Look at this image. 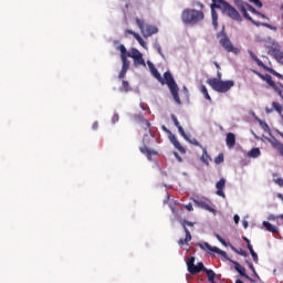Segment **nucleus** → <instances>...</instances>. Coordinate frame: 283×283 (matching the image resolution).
<instances>
[{"instance_id":"1","label":"nucleus","mask_w":283,"mask_h":283,"mask_svg":"<svg viewBox=\"0 0 283 283\" xmlns=\"http://www.w3.org/2000/svg\"><path fill=\"white\" fill-rule=\"evenodd\" d=\"M181 21L185 25H198L205 21V12L202 10L186 8L181 12Z\"/></svg>"},{"instance_id":"2","label":"nucleus","mask_w":283,"mask_h":283,"mask_svg":"<svg viewBox=\"0 0 283 283\" xmlns=\"http://www.w3.org/2000/svg\"><path fill=\"white\" fill-rule=\"evenodd\" d=\"M234 4L237 6L238 10L241 12L242 17L247 20V21H251L253 23V25H260L255 20H253V18H251V15L249 14V12H251V14H260V11H256L253 6L244 2L243 0H234Z\"/></svg>"},{"instance_id":"3","label":"nucleus","mask_w":283,"mask_h":283,"mask_svg":"<svg viewBox=\"0 0 283 283\" xmlns=\"http://www.w3.org/2000/svg\"><path fill=\"white\" fill-rule=\"evenodd\" d=\"M164 81L165 84L168 85L175 103H177V105H182V101H180V95L178 94V92H180V88L178 87L176 80H174V75H171V72L167 71L164 73Z\"/></svg>"},{"instance_id":"4","label":"nucleus","mask_w":283,"mask_h":283,"mask_svg":"<svg viewBox=\"0 0 283 283\" xmlns=\"http://www.w3.org/2000/svg\"><path fill=\"white\" fill-rule=\"evenodd\" d=\"M208 85L214 90V92H219L220 94H227L233 85H235V82L233 80H228V81H221L216 77L213 78H208L207 80Z\"/></svg>"},{"instance_id":"5","label":"nucleus","mask_w":283,"mask_h":283,"mask_svg":"<svg viewBox=\"0 0 283 283\" xmlns=\"http://www.w3.org/2000/svg\"><path fill=\"white\" fill-rule=\"evenodd\" d=\"M220 3L221 6L219 4V8H221L223 14H227V17H229L233 21H239V23H242V15H240V12H238L237 8L229 4L224 0H221Z\"/></svg>"},{"instance_id":"6","label":"nucleus","mask_w":283,"mask_h":283,"mask_svg":"<svg viewBox=\"0 0 283 283\" xmlns=\"http://www.w3.org/2000/svg\"><path fill=\"white\" fill-rule=\"evenodd\" d=\"M135 21L145 39H149V36H153V34H158V29L156 25L146 24L145 20H142L140 18H136Z\"/></svg>"},{"instance_id":"7","label":"nucleus","mask_w":283,"mask_h":283,"mask_svg":"<svg viewBox=\"0 0 283 283\" xmlns=\"http://www.w3.org/2000/svg\"><path fill=\"white\" fill-rule=\"evenodd\" d=\"M253 74H256V76H259V78H262V81H265V83H268V85L271 86L272 90H274V92L276 94H279V96H281V98H283V96H282L283 84L282 83L276 84L270 74H262L258 71H253Z\"/></svg>"},{"instance_id":"8","label":"nucleus","mask_w":283,"mask_h":283,"mask_svg":"<svg viewBox=\"0 0 283 283\" xmlns=\"http://www.w3.org/2000/svg\"><path fill=\"white\" fill-rule=\"evenodd\" d=\"M253 74H256V76H259V78H262V81H265V83H268V85L271 86L272 90H274V92L276 94H279V96H281V98H283V96H282L283 84L282 83L276 84L270 74H262L258 71H253Z\"/></svg>"},{"instance_id":"9","label":"nucleus","mask_w":283,"mask_h":283,"mask_svg":"<svg viewBox=\"0 0 283 283\" xmlns=\"http://www.w3.org/2000/svg\"><path fill=\"white\" fill-rule=\"evenodd\" d=\"M218 39L220 45L226 50V52H232L233 54H240V49L233 46V43L229 39V35L227 33H219Z\"/></svg>"},{"instance_id":"10","label":"nucleus","mask_w":283,"mask_h":283,"mask_svg":"<svg viewBox=\"0 0 283 283\" xmlns=\"http://www.w3.org/2000/svg\"><path fill=\"white\" fill-rule=\"evenodd\" d=\"M195 263L196 258L193 256L188 258L186 262L190 275H198V273H201V271H206L205 263L199 262L197 265Z\"/></svg>"},{"instance_id":"11","label":"nucleus","mask_w":283,"mask_h":283,"mask_svg":"<svg viewBox=\"0 0 283 283\" xmlns=\"http://www.w3.org/2000/svg\"><path fill=\"white\" fill-rule=\"evenodd\" d=\"M268 54L273 56L277 63H282L283 61V51L282 46L277 43H273L272 46L268 48Z\"/></svg>"},{"instance_id":"12","label":"nucleus","mask_w":283,"mask_h":283,"mask_svg":"<svg viewBox=\"0 0 283 283\" xmlns=\"http://www.w3.org/2000/svg\"><path fill=\"white\" fill-rule=\"evenodd\" d=\"M193 203L196 207L200 209H205V211H209L210 213H216V208H213V203L209 199H193Z\"/></svg>"},{"instance_id":"13","label":"nucleus","mask_w":283,"mask_h":283,"mask_svg":"<svg viewBox=\"0 0 283 283\" xmlns=\"http://www.w3.org/2000/svg\"><path fill=\"white\" fill-rule=\"evenodd\" d=\"M221 0H212V3L210 4L211 8V17H212V25L214 30H218V12H216V9L221 10L222 3Z\"/></svg>"},{"instance_id":"14","label":"nucleus","mask_w":283,"mask_h":283,"mask_svg":"<svg viewBox=\"0 0 283 283\" xmlns=\"http://www.w3.org/2000/svg\"><path fill=\"white\" fill-rule=\"evenodd\" d=\"M197 247H199V249H201L202 251H211L212 253H218V255H221V258H228L226 251H222L217 247H211V244H209L208 242L197 243Z\"/></svg>"},{"instance_id":"15","label":"nucleus","mask_w":283,"mask_h":283,"mask_svg":"<svg viewBox=\"0 0 283 283\" xmlns=\"http://www.w3.org/2000/svg\"><path fill=\"white\" fill-rule=\"evenodd\" d=\"M134 118L136 123H142L145 125V132H151V123H149V120H147L143 114L135 115Z\"/></svg>"},{"instance_id":"16","label":"nucleus","mask_w":283,"mask_h":283,"mask_svg":"<svg viewBox=\"0 0 283 283\" xmlns=\"http://www.w3.org/2000/svg\"><path fill=\"white\" fill-rule=\"evenodd\" d=\"M227 185V180L224 178H221L219 181H217V196H220L221 198H227L224 195V187Z\"/></svg>"},{"instance_id":"17","label":"nucleus","mask_w":283,"mask_h":283,"mask_svg":"<svg viewBox=\"0 0 283 283\" xmlns=\"http://www.w3.org/2000/svg\"><path fill=\"white\" fill-rule=\"evenodd\" d=\"M125 34H130L132 36H134V39H136L137 43H139V45H142V48H147V42H145V40H143L140 34H138L135 31H132L129 29H127L125 31Z\"/></svg>"},{"instance_id":"18","label":"nucleus","mask_w":283,"mask_h":283,"mask_svg":"<svg viewBox=\"0 0 283 283\" xmlns=\"http://www.w3.org/2000/svg\"><path fill=\"white\" fill-rule=\"evenodd\" d=\"M235 271H238V273L240 275H242V277H245V280H248L249 282L253 283V279H251V276H249V274H247V269H244V266H242L240 263H235L234 266Z\"/></svg>"},{"instance_id":"19","label":"nucleus","mask_w":283,"mask_h":283,"mask_svg":"<svg viewBox=\"0 0 283 283\" xmlns=\"http://www.w3.org/2000/svg\"><path fill=\"white\" fill-rule=\"evenodd\" d=\"M139 151L144 154L148 158V160H151V156H158V151L149 149L147 146H143L139 148Z\"/></svg>"},{"instance_id":"20","label":"nucleus","mask_w":283,"mask_h":283,"mask_svg":"<svg viewBox=\"0 0 283 283\" xmlns=\"http://www.w3.org/2000/svg\"><path fill=\"white\" fill-rule=\"evenodd\" d=\"M169 139L172 145L178 149V151H180V154H187V150L185 149V147H182V145H180V142H178L176 135H170Z\"/></svg>"},{"instance_id":"21","label":"nucleus","mask_w":283,"mask_h":283,"mask_svg":"<svg viewBox=\"0 0 283 283\" xmlns=\"http://www.w3.org/2000/svg\"><path fill=\"white\" fill-rule=\"evenodd\" d=\"M248 54H250V59H252V61H254V63H256V65H259V67H262L263 70L266 67V65L264 64V62H262L258 55L254 54L253 51L248 50Z\"/></svg>"},{"instance_id":"22","label":"nucleus","mask_w":283,"mask_h":283,"mask_svg":"<svg viewBox=\"0 0 283 283\" xmlns=\"http://www.w3.org/2000/svg\"><path fill=\"white\" fill-rule=\"evenodd\" d=\"M227 147L232 149V147H235V134L228 133L226 138Z\"/></svg>"},{"instance_id":"23","label":"nucleus","mask_w":283,"mask_h":283,"mask_svg":"<svg viewBox=\"0 0 283 283\" xmlns=\"http://www.w3.org/2000/svg\"><path fill=\"white\" fill-rule=\"evenodd\" d=\"M150 72L153 76H155V78H157V81L161 83V85H165V78H163V75H160V72H158V69H155L153 64L150 66Z\"/></svg>"},{"instance_id":"24","label":"nucleus","mask_w":283,"mask_h":283,"mask_svg":"<svg viewBox=\"0 0 283 283\" xmlns=\"http://www.w3.org/2000/svg\"><path fill=\"white\" fill-rule=\"evenodd\" d=\"M203 272L206 273V275L208 277V282L216 283V272H213V270H209L206 268V270H203Z\"/></svg>"},{"instance_id":"25","label":"nucleus","mask_w":283,"mask_h":283,"mask_svg":"<svg viewBox=\"0 0 283 283\" xmlns=\"http://www.w3.org/2000/svg\"><path fill=\"white\" fill-rule=\"evenodd\" d=\"M263 227L269 231L270 233H277V227L271 224L269 221H263Z\"/></svg>"},{"instance_id":"26","label":"nucleus","mask_w":283,"mask_h":283,"mask_svg":"<svg viewBox=\"0 0 283 283\" xmlns=\"http://www.w3.org/2000/svg\"><path fill=\"white\" fill-rule=\"evenodd\" d=\"M201 160L205 163V165H209V163H211V156H209V153H207V148H202Z\"/></svg>"},{"instance_id":"27","label":"nucleus","mask_w":283,"mask_h":283,"mask_svg":"<svg viewBox=\"0 0 283 283\" xmlns=\"http://www.w3.org/2000/svg\"><path fill=\"white\" fill-rule=\"evenodd\" d=\"M260 148H252L251 150L248 151V157L249 158H259L261 156Z\"/></svg>"},{"instance_id":"28","label":"nucleus","mask_w":283,"mask_h":283,"mask_svg":"<svg viewBox=\"0 0 283 283\" xmlns=\"http://www.w3.org/2000/svg\"><path fill=\"white\" fill-rule=\"evenodd\" d=\"M120 92H132V86H129V82L123 80L122 86L119 87Z\"/></svg>"},{"instance_id":"29","label":"nucleus","mask_w":283,"mask_h":283,"mask_svg":"<svg viewBox=\"0 0 283 283\" xmlns=\"http://www.w3.org/2000/svg\"><path fill=\"white\" fill-rule=\"evenodd\" d=\"M140 51L138 49H132L130 52L127 53V56L129 59H136L137 56L142 55Z\"/></svg>"},{"instance_id":"30","label":"nucleus","mask_w":283,"mask_h":283,"mask_svg":"<svg viewBox=\"0 0 283 283\" xmlns=\"http://www.w3.org/2000/svg\"><path fill=\"white\" fill-rule=\"evenodd\" d=\"M264 70L265 72H270V74H273V76H276L277 78H282L283 81V75L280 74L277 71L273 70L272 67L265 66Z\"/></svg>"},{"instance_id":"31","label":"nucleus","mask_w":283,"mask_h":283,"mask_svg":"<svg viewBox=\"0 0 283 283\" xmlns=\"http://www.w3.org/2000/svg\"><path fill=\"white\" fill-rule=\"evenodd\" d=\"M232 251H234V253H238V255H242V258H248L249 253H247V251L242 250V249H237L235 247L231 245Z\"/></svg>"},{"instance_id":"32","label":"nucleus","mask_w":283,"mask_h":283,"mask_svg":"<svg viewBox=\"0 0 283 283\" xmlns=\"http://www.w3.org/2000/svg\"><path fill=\"white\" fill-rule=\"evenodd\" d=\"M135 65H145V59H143V53L140 55H137V57H134Z\"/></svg>"},{"instance_id":"33","label":"nucleus","mask_w":283,"mask_h":283,"mask_svg":"<svg viewBox=\"0 0 283 283\" xmlns=\"http://www.w3.org/2000/svg\"><path fill=\"white\" fill-rule=\"evenodd\" d=\"M201 94H203L207 101H211V95H209V91L207 90V86L201 85Z\"/></svg>"},{"instance_id":"34","label":"nucleus","mask_w":283,"mask_h":283,"mask_svg":"<svg viewBox=\"0 0 283 283\" xmlns=\"http://www.w3.org/2000/svg\"><path fill=\"white\" fill-rule=\"evenodd\" d=\"M122 63H123L122 70L128 71L129 70V60H127V56L124 55L122 57Z\"/></svg>"},{"instance_id":"35","label":"nucleus","mask_w":283,"mask_h":283,"mask_svg":"<svg viewBox=\"0 0 283 283\" xmlns=\"http://www.w3.org/2000/svg\"><path fill=\"white\" fill-rule=\"evenodd\" d=\"M118 50L120 52V59H123L124 56H126L127 59V54H129V52H127V49L123 44L118 46Z\"/></svg>"},{"instance_id":"36","label":"nucleus","mask_w":283,"mask_h":283,"mask_svg":"<svg viewBox=\"0 0 283 283\" xmlns=\"http://www.w3.org/2000/svg\"><path fill=\"white\" fill-rule=\"evenodd\" d=\"M272 106H273V109H275V112H277V114H282L283 108H282V105H280V103L273 102Z\"/></svg>"},{"instance_id":"37","label":"nucleus","mask_w":283,"mask_h":283,"mask_svg":"<svg viewBox=\"0 0 283 283\" xmlns=\"http://www.w3.org/2000/svg\"><path fill=\"white\" fill-rule=\"evenodd\" d=\"M177 129L185 140H189V136H187V133H185V128H182L181 125L177 126Z\"/></svg>"},{"instance_id":"38","label":"nucleus","mask_w":283,"mask_h":283,"mask_svg":"<svg viewBox=\"0 0 283 283\" xmlns=\"http://www.w3.org/2000/svg\"><path fill=\"white\" fill-rule=\"evenodd\" d=\"M214 163H216V165H220V164L224 163V154H219V155L214 158Z\"/></svg>"},{"instance_id":"39","label":"nucleus","mask_w":283,"mask_h":283,"mask_svg":"<svg viewBox=\"0 0 283 283\" xmlns=\"http://www.w3.org/2000/svg\"><path fill=\"white\" fill-rule=\"evenodd\" d=\"M188 142L190 143V145H195V147H200L202 149V145H200V142H198V139L196 138L189 139L188 137Z\"/></svg>"},{"instance_id":"40","label":"nucleus","mask_w":283,"mask_h":283,"mask_svg":"<svg viewBox=\"0 0 283 283\" xmlns=\"http://www.w3.org/2000/svg\"><path fill=\"white\" fill-rule=\"evenodd\" d=\"M193 222H191V221H187V220H182L181 221V227H182V229L185 230V229H187V227H193Z\"/></svg>"},{"instance_id":"41","label":"nucleus","mask_w":283,"mask_h":283,"mask_svg":"<svg viewBox=\"0 0 283 283\" xmlns=\"http://www.w3.org/2000/svg\"><path fill=\"white\" fill-rule=\"evenodd\" d=\"M184 231L186 233L185 242H191V232L189 231V229L185 228Z\"/></svg>"},{"instance_id":"42","label":"nucleus","mask_w":283,"mask_h":283,"mask_svg":"<svg viewBox=\"0 0 283 283\" xmlns=\"http://www.w3.org/2000/svg\"><path fill=\"white\" fill-rule=\"evenodd\" d=\"M250 3L255 6L256 8H262L263 3L261 0H248Z\"/></svg>"},{"instance_id":"43","label":"nucleus","mask_w":283,"mask_h":283,"mask_svg":"<svg viewBox=\"0 0 283 283\" xmlns=\"http://www.w3.org/2000/svg\"><path fill=\"white\" fill-rule=\"evenodd\" d=\"M250 254L252 256L253 262H255V264H258L259 258H258V253H255V250L250 252Z\"/></svg>"},{"instance_id":"44","label":"nucleus","mask_w":283,"mask_h":283,"mask_svg":"<svg viewBox=\"0 0 283 283\" xmlns=\"http://www.w3.org/2000/svg\"><path fill=\"white\" fill-rule=\"evenodd\" d=\"M171 120L175 124V127H179L180 122H178V117H176V115L174 114L171 115Z\"/></svg>"},{"instance_id":"45","label":"nucleus","mask_w":283,"mask_h":283,"mask_svg":"<svg viewBox=\"0 0 283 283\" xmlns=\"http://www.w3.org/2000/svg\"><path fill=\"white\" fill-rule=\"evenodd\" d=\"M216 238H217V240L220 241V243H221L223 247H228L227 241H224V239H222V237H220V234H217Z\"/></svg>"},{"instance_id":"46","label":"nucleus","mask_w":283,"mask_h":283,"mask_svg":"<svg viewBox=\"0 0 283 283\" xmlns=\"http://www.w3.org/2000/svg\"><path fill=\"white\" fill-rule=\"evenodd\" d=\"M125 74H127V70L122 69V71L119 72L118 78H125Z\"/></svg>"},{"instance_id":"47","label":"nucleus","mask_w":283,"mask_h":283,"mask_svg":"<svg viewBox=\"0 0 283 283\" xmlns=\"http://www.w3.org/2000/svg\"><path fill=\"white\" fill-rule=\"evenodd\" d=\"M185 209H187V211H193V206L191 203H188L185 206Z\"/></svg>"},{"instance_id":"48","label":"nucleus","mask_w":283,"mask_h":283,"mask_svg":"<svg viewBox=\"0 0 283 283\" xmlns=\"http://www.w3.org/2000/svg\"><path fill=\"white\" fill-rule=\"evenodd\" d=\"M118 119H119L118 114L113 115V118H112L113 123H118Z\"/></svg>"},{"instance_id":"49","label":"nucleus","mask_w":283,"mask_h":283,"mask_svg":"<svg viewBox=\"0 0 283 283\" xmlns=\"http://www.w3.org/2000/svg\"><path fill=\"white\" fill-rule=\"evenodd\" d=\"M233 220L237 224H240V216L234 214Z\"/></svg>"},{"instance_id":"50","label":"nucleus","mask_w":283,"mask_h":283,"mask_svg":"<svg viewBox=\"0 0 283 283\" xmlns=\"http://www.w3.org/2000/svg\"><path fill=\"white\" fill-rule=\"evenodd\" d=\"M161 129L166 132V134H171V130H169L167 126H161Z\"/></svg>"},{"instance_id":"51","label":"nucleus","mask_w":283,"mask_h":283,"mask_svg":"<svg viewBox=\"0 0 283 283\" xmlns=\"http://www.w3.org/2000/svg\"><path fill=\"white\" fill-rule=\"evenodd\" d=\"M92 129H98V122H94L92 125Z\"/></svg>"},{"instance_id":"52","label":"nucleus","mask_w":283,"mask_h":283,"mask_svg":"<svg viewBox=\"0 0 283 283\" xmlns=\"http://www.w3.org/2000/svg\"><path fill=\"white\" fill-rule=\"evenodd\" d=\"M247 247H248V250L250 251V253L255 251V250H253V245L251 243H248Z\"/></svg>"},{"instance_id":"53","label":"nucleus","mask_w":283,"mask_h":283,"mask_svg":"<svg viewBox=\"0 0 283 283\" xmlns=\"http://www.w3.org/2000/svg\"><path fill=\"white\" fill-rule=\"evenodd\" d=\"M175 156L179 163H182V157H180V155H178V153H175Z\"/></svg>"},{"instance_id":"54","label":"nucleus","mask_w":283,"mask_h":283,"mask_svg":"<svg viewBox=\"0 0 283 283\" xmlns=\"http://www.w3.org/2000/svg\"><path fill=\"white\" fill-rule=\"evenodd\" d=\"M265 112H266V114H272L273 113V108L265 107Z\"/></svg>"},{"instance_id":"55","label":"nucleus","mask_w":283,"mask_h":283,"mask_svg":"<svg viewBox=\"0 0 283 283\" xmlns=\"http://www.w3.org/2000/svg\"><path fill=\"white\" fill-rule=\"evenodd\" d=\"M249 268L251 269V271H252L253 273H255V268L253 266V263H250V264H249Z\"/></svg>"},{"instance_id":"56","label":"nucleus","mask_w":283,"mask_h":283,"mask_svg":"<svg viewBox=\"0 0 283 283\" xmlns=\"http://www.w3.org/2000/svg\"><path fill=\"white\" fill-rule=\"evenodd\" d=\"M178 244H179V247H184V245H185V240L180 239V240L178 241Z\"/></svg>"},{"instance_id":"57","label":"nucleus","mask_w":283,"mask_h":283,"mask_svg":"<svg viewBox=\"0 0 283 283\" xmlns=\"http://www.w3.org/2000/svg\"><path fill=\"white\" fill-rule=\"evenodd\" d=\"M243 240H244V242H245L247 244H251V241L249 240V238L243 237Z\"/></svg>"},{"instance_id":"58","label":"nucleus","mask_w":283,"mask_h":283,"mask_svg":"<svg viewBox=\"0 0 283 283\" xmlns=\"http://www.w3.org/2000/svg\"><path fill=\"white\" fill-rule=\"evenodd\" d=\"M157 52L163 56V49L160 46L157 48Z\"/></svg>"},{"instance_id":"59","label":"nucleus","mask_w":283,"mask_h":283,"mask_svg":"<svg viewBox=\"0 0 283 283\" xmlns=\"http://www.w3.org/2000/svg\"><path fill=\"white\" fill-rule=\"evenodd\" d=\"M243 227H244V229H248L249 228V222L243 221Z\"/></svg>"},{"instance_id":"60","label":"nucleus","mask_w":283,"mask_h":283,"mask_svg":"<svg viewBox=\"0 0 283 283\" xmlns=\"http://www.w3.org/2000/svg\"><path fill=\"white\" fill-rule=\"evenodd\" d=\"M217 76H218V81H220L222 78V73L218 72Z\"/></svg>"},{"instance_id":"61","label":"nucleus","mask_w":283,"mask_h":283,"mask_svg":"<svg viewBox=\"0 0 283 283\" xmlns=\"http://www.w3.org/2000/svg\"><path fill=\"white\" fill-rule=\"evenodd\" d=\"M256 17H262V19L266 18V15H264V13H261V12H260V14H256Z\"/></svg>"},{"instance_id":"62","label":"nucleus","mask_w":283,"mask_h":283,"mask_svg":"<svg viewBox=\"0 0 283 283\" xmlns=\"http://www.w3.org/2000/svg\"><path fill=\"white\" fill-rule=\"evenodd\" d=\"M214 65H216L217 70H220V64H218V62H214Z\"/></svg>"},{"instance_id":"63","label":"nucleus","mask_w":283,"mask_h":283,"mask_svg":"<svg viewBox=\"0 0 283 283\" xmlns=\"http://www.w3.org/2000/svg\"><path fill=\"white\" fill-rule=\"evenodd\" d=\"M235 283H244L242 280L238 279Z\"/></svg>"},{"instance_id":"64","label":"nucleus","mask_w":283,"mask_h":283,"mask_svg":"<svg viewBox=\"0 0 283 283\" xmlns=\"http://www.w3.org/2000/svg\"><path fill=\"white\" fill-rule=\"evenodd\" d=\"M139 125H142L143 129L145 130V124H143V123H139Z\"/></svg>"}]
</instances>
